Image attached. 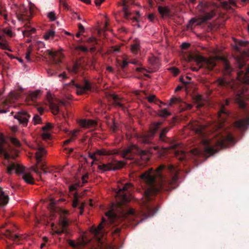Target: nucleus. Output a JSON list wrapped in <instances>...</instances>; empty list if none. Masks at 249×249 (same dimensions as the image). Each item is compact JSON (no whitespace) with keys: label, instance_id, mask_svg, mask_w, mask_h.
Instances as JSON below:
<instances>
[{"label":"nucleus","instance_id":"nucleus-1","mask_svg":"<svg viewBox=\"0 0 249 249\" xmlns=\"http://www.w3.org/2000/svg\"><path fill=\"white\" fill-rule=\"evenodd\" d=\"M165 166L163 164L160 165L155 170L152 168L146 171L140 176L141 178L147 184L152 185L156 180L162 181L161 188L166 191L175 188L177 186L178 180V169L174 167L173 165H169L168 169L169 172L173 176L171 179L165 180L161 174L162 171L165 169Z\"/></svg>","mask_w":249,"mask_h":249},{"label":"nucleus","instance_id":"nucleus-2","mask_svg":"<svg viewBox=\"0 0 249 249\" xmlns=\"http://www.w3.org/2000/svg\"><path fill=\"white\" fill-rule=\"evenodd\" d=\"M233 142V137L231 134L227 133L220 136L219 140L213 142L210 140H204L202 144L204 145V152L210 155L218 152L223 148L228 147Z\"/></svg>","mask_w":249,"mask_h":249},{"label":"nucleus","instance_id":"nucleus-3","mask_svg":"<svg viewBox=\"0 0 249 249\" xmlns=\"http://www.w3.org/2000/svg\"><path fill=\"white\" fill-rule=\"evenodd\" d=\"M7 170L9 174L15 172L17 174L21 175L22 179L27 183L31 184L34 183V179L31 172L26 169L22 165L12 163L7 167Z\"/></svg>","mask_w":249,"mask_h":249},{"label":"nucleus","instance_id":"nucleus-4","mask_svg":"<svg viewBox=\"0 0 249 249\" xmlns=\"http://www.w3.org/2000/svg\"><path fill=\"white\" fill-rule=\"evenodd\" d=\"M152 149L149 148L147 150H140L136 145H131L123 150L121 153L122 157L126 159H130L129 154L133 153L140 155L141 159L144 161H147L150 158Z\"/></svg>","mask_w":249,"mask_h":249},{"label":"nucleus","instance_id":"nucleus-5","mask_svg":"<svg viewBox=\"0 0 249 249\" xmlns=\"http://www.w3.org/2000/svg\"><path fill=\"white\" fill-rule=\"evenodd\" d=\"M0 156H3L6 160L18 156V151L6 142L2 134H0Z\"/></svg>","mask_w":249,"mask_h":249},{"label":"nucleus","instance_id":"nucleus-6","mask_svg":"<svg viewBox=\"0 0 249 249\" xmlns=\"http://www.w3.org/2000/svg\"><path fill=\"white\" fill-rule=\"evenodd\" d=\"M119 189L116 192V202L119 206H121L130 200V195L128 191L132 188L130 183H125L122 188L118 186Z\"/></svg>","mask_w":249,"mask_h":249},{"label":"nucleus","instance_id":"nucleus-7","mask_svg":"<svg viewBox=\"0 0 249 249\" xmlns=\"http://www.w3.org/2000/svg\"><path fill=\"white\" fill-rule=\"evenodd\" d=\"M219 59L220 57L217 56L205 58L202 56L198 55L196 57V61L200 68H205L210 70L215 66L216 63Z\"/></svg>","mask_w":249,"mask_h":249},{"label":"nucleus","instance_id":"nucleus-8","mask_svg":"<svg viewBox=\"0 0 249 249\" xmlns=\"http://www.w3.org/2000/svg\"><path fill=\"white\" fill-rule=\"evenodd\" d=\"M214 15V12L213 11L206 13L200 18H192L189 21V24L192 25L194 24L195 25H201L206 21L211 19Z\"/></svg>","mask_w":249,"mask_h":249},{"label":"nucleus","instance_id":"nucleus-9","mask_svg":"<svg viewBox=\"0 0 249 249\" xmlns=\"http://www.w3.org/2000/svg\"><path fill=\"white\" fill-rule=\"evenodd\" d=\"M71 86L72 88L75 89L76 92L78 95H81L84 93L86 91L90 89V85L88 81H85L84 86H80L77 84H74L73 82L69 84Z\"/></svg>","mask_w":249,"mask_h":249},{"label":"nucleus","instance_id":"nucleus-10","mask_svg":"<svg viewBox=\"0 0 249 249\" xmlns=\"http://www.w3.org/2000/svg\"><path fill=\"white\" fill-rule=\"evenodd\" d=\"M89 241V240L87 238L86 235L83 234L82 236L78 238L76 241L69 240H68V243L71 247L77 248L85 246Z\"/></svg>","mask_w":249,"mask_h":249},{"label":"nucleus","instance_id":"nucleus-11","mask_svg":"<svg viewBox=\"0 0 249 249\" xmlns=\"http://www.w3.org/2000/svg\"><path fill=\"white\" fill-rule=\"evenodd\" d=\"M160 124H157L156 126H155L154 128L148 133L143 134L141 138L140 141L142 143H148L150 142L151 138L154 136L155 132H156L158 125Z\"/></svg>","mask_w":249,"mask_h":249},{"label":"nucleus","instance_id":"nucleus-12","mask_svg":"<svg viewBox=\"0 0 249 249\" xmlns=\"http://www.w3.org/2000/svg\"><path fill=\"white\" fill-rule=\"evenodd\" d=\"M30 115L25 111L18 112L15 116V118L18 119L20 124L24 125H26L30 118Z\"/></svg>","mask_w":249,"mask_h":249},{"label":"nucleus","instance_id":"nucleus-13","mask_svg":"<svg viewBox=\"0 0 249 249\" xmlns=\"http://www.w3.org/2000/svg\"><path fill=\"white\" fill-rule=\"evenodd\" d=\"M237 78L242 83L249 84V67L247 69L245 73L241 71L238 72Z\"/></svg>","mask_w":249,"mask_h":249},{"label":"nucleus","instance_id":"nucleus-14","mask_svg":"<svg viewBox=\"0 0 249 249\" xmlns=\"http://www.w3.org/2000/svg\"><path fill=\"white\" fill-rule=\"evenodd\" d=\"M249 58V49L246 52H244L241 56L237 58V63L239 69H241L246 65V61Z\"/></svg>","mask_w":249,"mask_h":249},{"label":"nucleus","instance_id":"nucleus-15","mask_svg":"<svg viewBox=\"0 0 249 249\" xmlns=\"http://www.w3.org/2000/svg\"><path fill=\"white\" fill-rule=\"evenodd\" d=\"M78 124L81 127L86 128H89L96 125V122L93 120H80L78 121Z\"/></svg>","mask_w":249,"mask_h":249},{"label":"nucleus","instance_id":"nucleus-16","mask_svg":"<svg viewBox=\"0 0 249 249\" xmlns=\"http://www.w3.org/2000/svg\"><path fill=\"white\" fill-rule=\"evenodd\" d=\"M148 62L154 68L149 71H148V72H153L157 71L159 69V59L155 56L152 55L149 57Z\"/></svg>","mask_w":249,"mask_h":249},{"label":"nucleus","instance_id":"nucleus-17","mask_svg":"<svg viewBox=\"0 0 249 249\" xmlns=\"http://www.w3.org/2000/svg\"><path fill=\"white\" fill-rule=\"evenodd\" d=\"M95 154L100 156H109L114 154H118V151L115 149L113 150H107L103 148L96 150Z\"/></svg>","mask_w":249,"mask_h":249},{"label":"nucleus","instance_id":"nucleus-18","mask_svg":"<svg viewBox=\"0 0 249 249\" xmlns=\"http://www.w3.org/2000/svg\"><path fill=\"white\" fill-rule=\"evenodd\" d=\"M47 154V151L44 148L38 146L36 148V159L37 160V164H38L42 160V157Z\"/></svg>","mask_w":249,"mask_h":249},{"label":"nucleus","instance_id":"nucleus-19","mask_svg":"<svg viewBox=\"0 0 249 249\" xmlns=\"http://www.w3.org/2000/svg\"><path fill=\"white\" fill-rule=\"evenodd\" d=\"M49 54L52 56L53 62L58 64L61 62V60L63 58V53L59 51L56 52H50Z\"/></svg>","mask_w":249,"mask_h":249},{"label":"nucleus","instance_id":"nucleus-20","mask_svg":"<svg viewBox=\"0 0 249 249\" xmlns=\"http://www.w3.org/2000/svg\"><path fill=\"white\" fill-rule=\"evenodd\" d=\"M80 67L81 63L80 62V61L78 60L73 64L69 65L67 69L70 73L71 74H74L76 73L78 71Z\"/></svg>","mask_w":249,"mask_h":249},{"label":"nucleus","instance_id":"nucleus-21","mask_svg":"<svg viewBox=\"0 0 249 249\" xmlns=\"http://www.w3.org/2000/svg\"><path fill=\"white\" fill-rule=\"evenodd\" d=\"M47 98L49 100L50 108L52 109L53 113L54 115L57 114L59 111L58 105L52 100L51 95L50 93L48 94Z\"/></svg>","mask_w":249,"mask_h":249},{"label":"nucleus","instance_id":"nucleus-22","mask_svg":"<svg viewBox=\"0 0 249 249\" xmlns=\"http://www.w3.org/2000/svg\"><path fill=\"white\" fill-rule=\"evenodd\" d=\"M189 127L196 133L200 134L204 128V126L199 124L196 122H194L190 124Z\"/></svg>","mask_w":249,"mask_h":249},{"label":"nucleus","instance_id":"nucleus-23","mask_svg":"<svg viewBox=\"0 0 249 249\" xmlns=\"http://www.w3.org/2000/svg\"><path fill=\"white\" fill-rule=\"evenodd\" d=\"M8 195H6L2 189L0 187V205H5L8 203Z\"/></svg>","mask_w":249,"mask_h":249},{"label":"nucleus","instance_id":"nucleus-24","mask_svg":"<svg viewBox=\"0 0 249 249\" xmlns=\"http://www.w3.org/2000/svg\"><path fill=\"white\" fill-rule=\"evenodd\" d=\"M98 168L99 170L103 172L113 170V163L112 162H108L107 164H102L98 165Z\"/></svg>","mask_w":249,"mask_h":249},{"label":"nucleus","instance_id":"nucleus-25","mask_svg":"<svg viewBox=\"0 0 249 249\" xmlns=\"http://www.w3.org/2000/svg\"><path fill=\"white\" fill-rule=\"evenodd\" d=\"M249 124V119L245 118L236 122L234 124V126L238 128H242L246 126Z\"/></svg>","mask_w":249,"mask_h":249},{"label":"nucleus","instance_id":"nucleus-26","mask_svg":"<svg viewBox=\"0 0 249 249\" xmlns=\"http://www.w3.org/2000/svg\"><path fill=\"white\" fill-rule=\"evenodd\" d=\"M158 11L162 17H167L170 14V10L167 7L160 6Z\"/></svg>","mask_w":249,"mask_h":249},{"label":"nucleus","instance_id":"nucleus-27","mask_svg":"<svg viewBox=\"0 0 249 249\" xmlns=\"http://www.w3.org/2000/svg\"><path fill=\"white\" fill-rule=\"evenodd\" d=\"M41 93V91L39 90L30 92L28 96V99L31 100L34 102L38 98Z\"/></svg>","mask_w":249,"mask_h":249},{"label":"nucleus","instance_id":"nucleus-28","mask_svg":"<svg viewBox=\"0 0 249 249\" xmlns=\"http://www.w3.org/2000/svg\"><path fill=\"white\" fill-rule=\"evenodd\" d=\"M113 163V170H116L122 168L125 163L122 160H113L112 161Z\"/></svg>","mask_w":249,"mask_h":249},{"label":"nucleus","instance_id":"nucleus-29","mask_svg":"<svg viewBox=\"0 0 249 249\" xmlns=\"http://www.w3.org/2000/svg\"><path fill=\"white\" fill-rule=\"evenodd\" d=\"M235 101L239 105L240 107L244 108L245 107V104L243 99V93L236 95Z\"/></svg>","mask_w":249,"mask_h":249},{"label":"nucleus","instance_id":"nucleus-30","mask_svg":"<svg viewBox=\"0 0 249 249\" xmlns=\"http://www.w3.org/2000/svg\"><path fill=\"white\" fill-rule=\"evenodd\" d=\"M175 156L179 160H183L186 158V153L182 150H178L175 152Z\"/></svg>","mask_w":249,"mask_h":249},{"label":"nucleus","instance_id":"nucleus-31","mask_svg":"<svg viewBox=\"0 0 249 249\" xmlns=\"http://www.w3.org/2000/svg\"><path fill=\"white\" fill-rule=\"evenodd\" d=\"M140 46L139 43H134L131 46V51L133 53L135 54H138L140 51Z\"/></svg>","mask_w":249,"mask_h":249},{"label":"nucleus","instance_id":"nucleus-32","mask_svg":"<svg viewBox=\"0 0 249 249\" xmlns=\"http://www.w3.org/2000/svg\"><path fill=\"white\" fill-rule=\"evenodd\" d=\"M125 4L126 1L125 0H123L122 3L121 4H119V5H122L124 6L123 11L124 13V17L125 18H127L130 13L127 7L125 6Z\"/></svg>","mask_w":249,"mask_h":249},{"label":"nucleus","instance_id":"nucleus-33","mask_svg":"<svg viewBox=\"0 0 249 249\" xmlns=\"http://www.w3.org/2000/svg\"><path fill=\"white\" fill-rule=\"evenodd\" d=\"M55 35V32L53 30H49L44 35V38L45 40H48L49 39H53Z\"/></svg>","mask_w":249,"mask_h":249},{"label":"nucleus","instance_id":"nucleus-34","mask_svg":"<svg viewBox=\"0 0 249 249\" xmlns=\"http://www.w3.org/2000/svg\"><path fill=\"white\" fill-rule=\"evenodd\" d=\"M4 235L8 238L11 239L13 240H15L16 239L20 238V237L18 235L12 233L9 230H6V231L4 233Z\"/></svg>","mask_w":249,"mask_h":249},{"label":"nucleus","instance_id":"nucleus-35","mask_svg":"<svg viewBox=\"0 0 249 249\" xmlns=\"http://www.w3.org/2000/svg\"><path fill=\"white\" fill-rule=\"evenodd\" d=\"M102 228L103 227H102V223H101L97 227H91L90 229V231L91 232L93 233V234L96 235L100 232V231L102 229Z\"/></svg>","mask_w":249,"mask_h":249},{"label":"nucleus","instance_id":"nucleus-36","mask_svg":"<svg viewBox=\"0 0 249 249\" xmlns=\"http://www.w3.org/2000/svg\"><path fill=\"white\" fill-rule=\"evenodd\" d=\"M0 48L2 50L11 51V50L8 45L7 42L4 40H2L1 41H0Z\"/></svg>","mask_w":249,"mask_h":249},{"label":"nucleus","instance_id":"nucleus-37","mask_svg":"<svg viewBox=\"0 0 249 249\" xmlns=\"http://www.w3.org/2000/svg\"><path fill=\"white\" fill-rule=\"evenodd\" d=\"M110 97L113 99L114 103L116 106L122 107V104L120 102V98L117 95L111 94Z\"/></svg>","mask_w":249,"mask_h":249},{"label":"nucleus","instance_id":"nucleus-38","mask_svg":"<svg viewBox=\"0 0 249 249\" xmlns=\"http://www.w3.org/2000/svg\"><path fill=\"white\" fill-rule=\"evenodd\" d=\"M158 115L162 117H165L170 115V112L166 108L161 109L159 111Z\"/></svg>","mask_w":249,"mask_h":249},{"label":"nucleus","instance_id":"nucleus-39","mask_svg":"<svg viewBox=\"0 0 249 249\" xmlns=\"http://www.w3.org/2000/svg\"><path fill=\"white\" fill-rule=\"evenodd\" d=\"M106 215L110 219L111 222L115 217V215L112 211H109L106 213Z\"/></svg>","mask_w":249,"mask_h":249},{"label":"nucleus","instance_id":"nucleus-40","mask_svg":"<svg viewBox=\"0 0 249 249\" xmlns=\"http://www.w3.org/2000/svg\"><path fill=\"white\" fill-rule=\"evenodd\" d=\"M168 130H169L167 128H164L162 130L160 135V138L161 141H165L164 137Z\"/></svg>","mask_w":249,"mask_h":249},{"label":"nucleus","instance_id":"nucleus-41","mask_svg":"<svg viewBox=\"0 0 249 249\" xmlns=\"http://www.w3.org/2000/svg\"><path fill=\"white\" fill-rule=\"evenodd\" d=\"M0 16H2L5 20L7 19V12L4 7L0 6Z\"/></svg>","mask_w":249,"mask_h":249},{"label":"nucleus","instance_id":"nucleus-42","mask_svg":"<svg viewBox=\"0 0 249 249\" xmlns=\"http://www.w3.org/2000/svg\"><path fill=\"white\" fill-rule=\"evenodd\" d=\"M59 224L62 228H64L68 226V221L65 218H62L59 220Z\"/></svg>","mask_w":249,"mask_h":249},{"label":"nucleus","instance_id":"nucleus-43","mask_svg":"<svg viewBox=\"0 0 249 249\" xmlns=\"http://www.w3.org/2000/svg\"><path fill=\"white\" fill-rule=\"evenodd\" d=\"M158 192V190L151 187L145 192L146 196H149L151 195L154 194Z\"/></svg>","mask_w":249,"mask_h":249},{"label":"nucleus","instance_id":"nucleus-44","mask_svg":"<svg viewBox=\"0 0 249 249\" xmlns=\"http://www.w3.org/2000/svg\"><path fill=\"white\" fill-rule=\"evenodd\" d=\"M78 202H79V200H78L77 194V193H75L74 195V199L73 200L72 204V207L73 208L76 207L77 206Z\"/></svg>","mask_w":249,"mask_h":249},{"label":"nucleus","instance_id":"nucleus-45","mask_svg":"<svg viewBox=\"0 0 249 249\" xmlns=\"http://www.w3.org/2000/svg\"><path fill=\"white\" fill-rule=\"evenodd\" d=\"M147 99L149 103H153L156 101H159L158 99L156 97V96L154 95H151L147 97Z\"/></svg>","mask_w":249,"mask_h":249},{"label":"nucleus","instance_id":"nucleus-46","mask_svg":"<svg viewBox=\"0 0 249 249\" xmlns=\"http://www.w3.org/2000/svg\"><path fill=\"white\" fill-rule=\"evenodd\" d=\"M47 17L52 21H54L56 19L55 14L53 12H49L48 14Z\"/></svg>","mask_w":249,"mask_h":249},{"label":"nucleus","instance_id":"nucleus-47","mask_svg":"<svg viewBox=\"0 0 249 249\" xmlns=\"http://www.w3.org/2000/svg\"><path fill=\"white\" fill-rule=\"evenodd\" d=\"M2 31L4 33L7 35L9 36H12L13 32L11 28H6L2 29Z\"/></svg>","mask_w":249,"mask_h":249},{"label":"nucleus","instance_id":"nucleus-48","mask_svg":"<svg viewBox=\"0 0 249 249\" xmlns=\"http://www.w3.org/2000/svg\"><path fill=\"white\" fill-rule=\"evenodd\" d=\"M216 83L220 86H226L227 85V83L224 79H218L216 81Z\"/></svg>","mask_w":249,"mask_h":249},{"label":"nucleus","instance_id":"nucleus-49","mask_svg":"<svg viewBox=\"0 0 249 249\" xmlns=\"http://www.w3.org/2000/svg\"><path fill=\"white\" fill-rule=\"evenodd\" d=\"M181 99L180 98H176V97L172 98L170 100L169 105L171 106L172 105V104H173L174 103H176V102L180 103V102H181Z\"/></svg>","mask_w":249,"mask_h":249},{"label":"nucleus","instance_id":"nucleus-50","mask_svg":"<svg viewBox=\"0 0 249 249\" xmlns=\"http://www.w3.org/2000/svg\"><path fill=\"white\" fill-rule=\"evenodd\" d=\"M41 118L38 115H36L33 118V121L35 124H38L41 122Z\"/></svg>","mask_w":249,"mask_h":249},{"label":"nucleus","instance_id":"nucleus-51","mask_svg":"<svg viewBox=\"0 0 249 249\" xmlns=\"http://www.w3.org/2000/svg\"><path fill=\"white\" fill-rule=\"evenodd\" d=\"M231 69L230 66L227 61L225 62V72L229 73L231 72Z\"/></svg>","mask_w":249,"mask_h":249},{"label":"nucleus","instance_id":"nucleus-52","mask_svg":"<svg viewBox=\"0 0 249 249\" xmlns=\"http://www.w3.org/2000/svg\"><path fill=\"white\" fill-rule=\"evenodd\" d=\"M169 70L175 76L177 75L179 73V70L176 67H172Z\"/></svg>","mask_w":249,"mask_h":249},{"label":"nucleus","instance_id":"nucleus-53","mask_svg":"<svg viewBox=\"0 0 249 249\" xmlns=\"http://www.w3.org/2000/svg\"><path fill=\"white\" fill-rule=\"evenodd\" d=\"M59 1H60V5L63 6L64 8H65V9H67V10L69 9V6H68L67 3L66 2V1L65 0H59Z\"/></svg>","mask_w":249,"mask_h":249},{"label":"nucleus","instance_id":"nucleus-54","mask_svg":"<svg viewBox=\"0 0 249 249\" xmlns=\"http://www.w3.org/2000/svg\"><path fill=\"white\" fill-rule=\"evenodd\" d=\"M79 132V130L77 129H75L72 131H71L69 133V135L70 138H72L75 140V138L76 137V134Z\"/></svg>","mask_w":249,"mask_h":249},{"label":"nucleus","instance_id":"nucleus-55","mask_svg":"<svg viewBox=\"0 0 249 249\" xmlns=\"http://www.w3.org/2000/svg\"><path fill=\"white\" fill-rule=\"evenodd\" d=\"M42 138L44 140H47L50 139L51 138V134L48 132H44L42 134Z\"/></svg>","mask_w":249,"mask_h":249},{"label":"nucleus","instance_id":"nucleus-56","mask_svg":"<svg viewBox=\"0 0 249 249\" xmlns=\"http://www.w3.org/2000/svg\"><path fill=\"white\" fill-rule=\"evenodd\" d=\"M222 114H225L226 115H227V112L225 111V108L224 107H222V108H221V109L218 113V116H219V118L222 119Z\"/></svg>","mask_w":249,"mask_h":249},{"label":"nucleus","instance_id":"nucleus-57","mask_svg":"<svg viewBox=\"0 0 249 249\" xmlns=\"http://www.w3.org/2000/svg\"><path fill=\"white\" fill-rule=\"evenodd\" d=\"M235 42L237 45H238L240 46H246L247 44V42L239 40H235Z\"/></svg>","mask_w":249,"mask_h":249},{"label":"nucleus","instance_id":"nucleus-58","mask_svg":"<svg viewBox=\"0 0 249 249\" xmlns=\"http://www.w3.org/2000/svg\"><path fill=\"white\" fill-rule=\"evenodd\" d=\"M31 53V50L30 49H28L27 52L26 53L25 58L28 62H31L30 59V54Z\"/></svg>","mask_w":249,"mask_h":249},{"label":"nucleus","instance_id":"nucleus-59","mask_svg":"<svg viewBox=\"0 0 249 249\" xmlns=\"http://www.w3.org/2000/svg\"><path fill=\"white\" fill-rule=\"evenodd\" d=\"M11 141L12 143H13L16 146H19V142L18 139L15 138H12L11 139Z\"/></svg>","mask_w":249,"mask_h":249},{"label":"nucleus","instance_id":"nucleus-60","mask_svg":"<svg viewBox=\"0 0 249 249\" xmlns=\"http://www.w3.org/2000/svg\"><path fill=\"white\" fill-rule=\"evenodd\" d=\"M128 63H129V62L127 61L126 59L124 58L122 64L121 65V68L122 69L125 68L127 66Z\"/></svg>","mask_w":249,"mask_h":249},{"label":"nucleus","instance_id":"nucleus-61","mask_svg":"<svg viewBox=\"0 0 249 249\" xmlns=\"http://www.w3.org/2000/svg\"><path fill=\"white\" fill-rule=\"evenodd\" d=\"M222 5L224 8L226 9L231 8L230 6L229 5V1H223L222 2Z\"/></svg>","mask_w":249,"mask_h":249},{"label":"nucleus","instance_id":"nucleus-62","mask_svg":"<svg viewBox=\"0 0 249 249\" xmlns=\"http://www.w3.org/2000/svg\"><path fill=\"white\" fill-rule=\"evenodd\" d=\"M88 178V175L85 174L82 176V180L83 183H87L88 182L87 179Z\"/></svg>","mask_w":249,"mask_h":249},{"label":"nucleus","instance_id":"nucleus-63","mask_svg":"<svg viewBox=\"0 0 249 249\" xmlns=\"http://www.w3.org/2000/svg\"><path fill=\"white\" fill-rule=\"evenodd\" d=\"M97 155V154H95V151L93 153H89V156L91 159H93L94 160H96V159L95 158V155Z\"/></svg>","mask_w":249,"mask_h":249},{"label":"nucleus","instance_id":"nucleus-64","mask_svg":"<svg viewBox=\"0 0 249 249\" xmlns=\"http://www.w3.org/2000/svg\"><path fill=\"white\" fill-rule=\"evenodd\" d=\"M78 29L79 31H80V32H82V33H83L85 31L84 27L81 23L78 24Z\"/></svg>","mask_w":249,"mask_h":249}]
</instances>
